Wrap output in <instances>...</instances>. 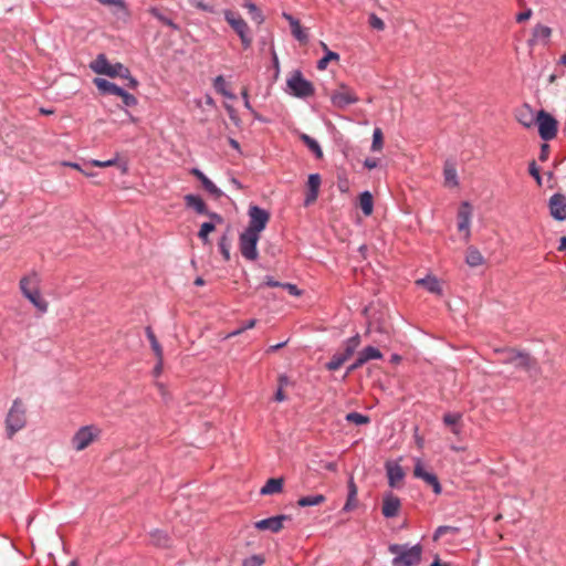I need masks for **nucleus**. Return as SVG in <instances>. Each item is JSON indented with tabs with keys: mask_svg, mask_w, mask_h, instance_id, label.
Here are the masks:
<instances>
[{
	"mask_svg": "<svg viewBox=\"0 0 566 566\" xmlns=\"http://www.w3.org/2000/svg\"><path fill=\"white\" fill-rule=\"evenodd\" d=\"M388 552L394 556L391 566H418L421 562L423 548L420 544H390Z\"/></svg>",
	"mask_w": 566,
	"mask_h": 566,
	"instance_id": "obj_1",
	"label": "nucleus"
},
{
	"mask_svg": "<svg viewBox=\"0 0 566 566\" xmlns=\"http://www.w3.org/2000/svg\"><path fill=\"white\" fill-rule=\"evenodd\" d=\"M90 67L96 74L107 75L109 77H128L129 69L124 64L109 63L106 55L101 53L96 56V59L90 64Z\"/></svg>",
	"mask_w": 566,
	"mask_h": 566,
	"instance_id": "obj_2",
	"label": "nucleus"
},
{
	"mask_svg": "<svg viewBox=\"0 0 566 566\" xmlns=\"http://www.w3.org/2000/svg\"><path fill=\"white\" fill-rule=\"evenodd\" d=\"M27 423L25 409L22 401L17 398L6 418L7 434L12 438L14 433L23 429Z\"/></svg>",
	"mask_w": 566,
	"mask_h": 566,
	"instance_id": "obj_3",
	"label": "nucleus"
},
{
	"mask_svg": "<svg viewBox=\"0 0 566 566\" xmlns=\"http://www.w3.org/2000/svg\"><path fill=\"white\" fill-rule=\"evenodd\" d=\"M360 345V336L356 334L344 342V350L332 356L331 360L325 364L327 370H337L345 364L356 352Z\"/></svg>",
	"mask_w": 566,
	"mask_h": 566,
	"instance_id": "obj_4",
	"label": "nucleus"
},
{
	"mask_svg": "<svg viewBox=\"0 0 566 566\" xmlns=\"http://www.w3.org/2000/svg\"><path fill=\"white\" fill-rule=\"evenodd\" d=\"M224 19L239 35L243 49H249L252 44V36L250 35V28L248 23L238 13L226 10Z\"/></svg>",
	"mask_w": 566,
	"mask_h": 566,
	"instance_id": "obj_5",
	"label": "nucleus"
},
{
	"mask_svg": "<svg viewBox=\"0 0 566 566\" xmlns=\"http://www.w3.org/2000/svg\"><path fill=\"white\" fill-rule=\"evenodd\" d=\"M286 83L295 97L306 98L314 95L315 88L313 84L304 78L302 72L298 70L293 72L291 77L287 78Z\"/></svg>",
	"mask_w": 566,
	"mask_h": 566,
	"instance_id": "obj_6",
	"label": "nucleus"
},
{
	"mask_svg": "<svg viewBox=\"0 0 566 566\" xmlns=\"http://www.w3.org/2000/svg\"><path fill=\"white\" fill-rule=\"evenodd\" d=\"M536 126L539 137L545 142L554 139L557 135L558 122L552 114L544 109L538 111Z\"/></svg>",
	"mask_w": 566,
	"mask_h": 566,
	"instance_id": "obj_7",
	"label": "nucleus"
},
{
	"mask_svg": "<svg viewBox=\"0 0 566 566\" xmlns=\"http://www.w3.org/2000/svg\"><path fill=\"white\" fill-rule=\"evenodd\" d=\"M260 235L244 230L239 237V249L244 259L255 261L259 256L258 242Z\"/></svg>",
	"mask_w": 566,
	"mask_h": 566,
	"instance_id": "obj_8",
	"label": "nucleus"
},
{
	"mask_svg": "<svg viewBox=\"0 0 566 566\" xmlns=\"http://www.w3.org/2000/svg\"><path fill=\"white\" fill-rule=\"evenodd\" d=\"M248 214L249 224L244 230H248L260 235V233L265 229L270 220V213L265 209L260 208L259 206H250Z\"/></svg>",
	"mask_w": 566,
	"mask_h": 566,
	"instance_id": "obj_9",
	"label": "nucleus"
},
{
	"mask_svg": "<svg viewBox=\"0 0 566 566\" xmlns=\"http://www.w3.org/2000/svg\"><path fill=\"white\" fill-rule=\"evenodd\" d=\"M101 429L95 426L80 428L72 438V444L76 451L86 449L98 436Z\"/></svg>",
	"mask_w": 566,
	"mask_h": 566,
	"instance_id": "obj_10",
	"label": "nucleus"
},
{
	"mask_svg": "<svg viewBox=\"0 0 566 566\" xmlns=\"http://www.w3.org/2000/svg\"><path fill=\"white\" fill-rule=\"evenodd\" d=\"M505 363L513 365L517 369L531 373L536 369V360L526 353H512L505 359Z\"/></svg>",
	"mask_w": 566,
	"mask_h": 566,
	"instance_id": "obj_11",
	"label": "nucleus"
},
{
	"mask_svg": "<svg viewBox=\"0 0 566 566\" xmlns=\"http://www.w3.org/2000/svg\"><path fill=\"white\" fill-rule=\"evenodd\" d=\"M549 214L557 221L566 220V197L560 193H554L548 201Z\"/></svg>",
	"mask_w": 566,
	"mask_h": 566,
	"instance_id": "obj_12",
	"label": "nucleus"
},
{
	"mask_svg": "<svg viewBox=\"0 0 566 566\" xmlns=\"http://www.w3.org/2000/svg\"><path fill=\"white\" fill-rule=\"evenodd\" d=\"M331 101L335 107L344 108L358 102V97L347 86L342 85L339 91L331 95Z\"/></svg>",
	"mask_w": 566,
	"mask_h": 566,
	"instance_id": "obj_13",
	"label": "nucleus"
},
{
	"mask_svg": "<svg viewBox=\"0 0 566 566\" xmlns=\"http://www.w3.org/2000/svg\"><path fill=\"white\" fill-rule=\"evenodd\" d=\"M413 475L423 480L428 485H430L434 494L438 495L442 492L438 476L432 472H428L420 461H417L415 465Z\"/></svg>",
	"mask_w": 566,
	"mask_h": 566,
	"instance_id": "obj_14",
	"label": "nucleus"
},
{
	"mask_svg": "<svg viewBox=\"0 0 566 566\" xmlns=\"http://www.w3.org/2000/svg\"><path fill=\"white\" fill-rule=\"evenodd\" d=\"M290 515L281 514L261 520L254 524L255 528L260 531H271L272 533H279L283 528L285 521H291Z\"/></svg>",
	"mask_w": 566,
	"mask_h": 566,
	"instance_id": "obj_15",
	"label": "nucleus"
},
{
	"mask_svg": "<svg viewBox=\"0 0 566 566\" xmlns=\"http://www.w3.org/2000/svg\"><path fill=\"white\" fill-rule=\"evenodd\" d=\"M538 112L534 111L528 104H523L515 111L516 120L525 128L536 126Z\"/></svg>",
	"mask_w": 566,
	"mask_h": 566,
	"instance_id": "obj_16",
	"label": "nucleus"
},
{
	"mask_svg": "<svg viewBox=\"0 0 566 566\" xmlns=\"http://www.w3.org/2000/svg\"><path fill=\"white\" fill-rule=\"evenodd\" d=\"M471 217L472 207L468 201H463L458 211V230L464 232L465 240L470 238Z\"/></svg>",
	"mask_w": 566,
	"mask_h": 566,
	"instance_id": "obj_17",
	"label": "nucleus"
},
{
	"mask_svg": "<svg viewBox=\"0 0 566 566\" xmlns=\"http://www.w3.org/2000/svg\"><path fill=\"white\" fill-rule=\"evenodd\" d=\"M401 506L400 499L392 492H387L382 496L381 513L386 518L396 517Z\"/></svg>",
	"mask_w": 566,
	"mask_h": 566,
	"instance_id": "obj_18",
	"label": "nucleus"
},
{
	"mask_svg": "<svg viewBox=\"0 0 566 566\" xmlns=\"http://www.w3.org/2000/svg\"><path fill=\"white\" fill-rule=\"evenodd\" d=\"M321 186V176L318 174H311L307 180V193L304 200V206L308 207L316 201Z\"/></svg>",
	"mask_w": 566,
	"mask_h": 566,
	"instance_id": "obj_19",
	"label": "nucleus"
},
{
	"mask_svg": "<svg viewBox=\"0 0 566 566\" xmlns=\"http://www.w3.org/2000/svg\"><path fill=\"white\" fill-rule=\"evenodd\" d=\"M191 175H193L198 180H200L205 190L208 191L216 199H219L223 196V192L200 169L192 168Z\"/></svg>",
	"mask_w": 566,
	"mask_h": 566,
	"instance_id": "obj_20",
	"label": "nucleus"
},
{
	"mask_svg": "<svg viewBox=\"0 0 566 566\" xmlns=\"http://www.w3.org/2000/svg\"><path fill=\"white\" fill-rule=\"evenodd\" d=\"M551 34H552L551 28L543 25V24H537L533 29V34H532V38L528 40V45L530 46H534L537 44L545 45V44H547Z\"/></svg>",
	"mask_w": 566,
	"mask_h": 566,
	"instance_id": "obj_21",
	"label": "nucleus"
},
{
	"mask_svg": "<svg viewBox=\"0 0 566 566\" xmlns=\"http://www.w3.org/2000/svg\"><path fill=\"white\" fill-rule=\"evenodd\" d=\"M386 471H387L388 484L391 488H396L397 483L400 482L405 476V472H403L402 468L397 463L388 462L386 464Z\"/></svg>",
	"mask_w": 566,
	"mask_h": 566,
	"instance_id": "obj_22",
	"label": "nucleus"
},
{
	"mask_svg": "<svg viewBox=\"0 0 566 566\" xmlns=\"http://www.w3.org/2000/svg\"><path fill=\"white\" fill-rule=\"evenodd\" d=\"M93 83L95 84V86L98 88V91L103 94H108V95H118V94H122V87H119L118 85H116L115 83L113 82H109L105 78H102V77H95L93 80Z\"/></svg>",
	"mask_w": 566,
	"mask_h": 566,
	"instance_id": "obj_23",
	"label": "nucleus"
},
{
	"mask_svg": "<svg viewBox=\"0 0 566 566\" xmlns=\"http://www.w3.org/2000/svg\"><path fill=\"white\" fill-rule=\"evenodd\" d=\"M184 200H185L186 207L193 209L197 213H199V214L208 213L207 205L200 196L189 193L184 197Z\"/></svg>",
	"mask_w": 566,
	"mask_h": 566,
	"instance_id": "obj_24",
	"label": "nucleus"
},
{
	"mask_svg": "<svg viewBox=\"0 0 566 566\" xmlns=\"http://www.w3.org/2000/svg\"><path fill=\"white\" fill-rule=\"evenodd\" d=\"M416 284L423 286L430 293L438 294V295L442 294V287L440 285L439 280L436 276L428 275L423 279H419L416 281Z\"/></svg>",
	"mask_w": 566,
	"mask_h": 566,
	"instance_id": "obj_25",
	"label": "nucleus"
},
{
	"mask_svg": "<svg viewBox=\"0 0 566 566\" xmlns=\"http://www.w3.org/2000/svg\"><path fill=\"white\" fill-rule=\"evenodd\" d=\"M357 485L354 479L350 478L348 481V494L345 505L343 506L344 512H350L357 506Z\"/></svg>",
	"mask_w": 566,
	"mask_h": 566,
	"instance_id": "obj_26",
	"label": "nucleus"
},
{
	"mask_svg": "<svg viewBox=\"0 0 566 566\" xmlns=\"http://www.w3.org/2000/svg\"><path fill=\"white\" fill-rule=\"evenodd\" d=\"M284 480L283 478H272L266 481V483L261 488L260 493L262 495H270L274 493H280L283 489Z\"/></svg>",
	"mask_w": 566,
	"mask_h": 566,
	"instance_id": "obj_27",
	"label": "nucleus"
},
{
	"mask_svg": "<svg viewBox=\"0 0 566 566\" xmlns=\"http://www.w3.org/2000/svg\"><path fill=\"white\" fill-rule=\"evenodd\" d=\"M25 298H28L40 312L44 313L48 311V302L41 297L39 285L32 286V292L28 293Z\"/></svg>",
	"mask_w": 566,
	"mask_h": 566,
	"instance_id": "obj_28",
	"label": "nucleus"
},
{
	"mask_svg": "<svg viewBox=\"0 0 566 566\" xmlns=\"http://www.w3.org/2000/svg\"><path fill=\"white\" fill-rule=\"evenodd\" d=\"M39 282H40V280L35 272L21 279L20 290H21L22 294L24 295V297L27 296L28 293L32 292V286L39 285Z\"/></svg>",
	"mask_w": 566,
	"mask_h": 566,
	"instance_id": "obj_29",
	"label": "nucleus"
},
{
	"mask_svg": "<svg viewBox=\"0 0 566 566\" xmlns=\"http://www.w3.org/2000/svg\"><path fill=\"white\" fill-rule=\"evenodd\" d=\"M465 262L469 266L475 268L483 264L484 258L476 248L469 247L467 250Z\"/></svg>",
	"mask_w": 566,
	"mask_h": 566,
	"instance_id": "obj_30",
	"label": "nucleus"
},
{
	"mask_svg": "<svg viewBox=\"0 0 566 566\" xmlns=\"http://www.w3.org/2000/svg\"><path fill=\"white\" fill-rule=\"evenodd\" d=\"M357 357L365 365L367 361L371 359H381L382 354L378 348L374 346H367L358 353Z\"/></svg>",
	"mask_w": 566,
	"mask_h": 566,
	"instance_id": "obj_31",
	"label": "nucleus"
},
{
	"mask_svg": "<svg viewBox=\"0 0 566 566\" xmlns=\"http://www.w3.org/2000/svg\"><path fill=\"white\" fill-rule=\"evenodd\" d=\"M326 502V496L323 494L302 496L297 500V505L301 507L316 506Z\"/></svg>",
	"mask_w": 566,
	"mask_h": 566,
	"instance_id": "obj_32",
	"label": "nucleus"
},
{
	"mask_svg": "<svg viewBox=\"0 0 566 566\" xmlns=\"http://www.w3.org/2000/svg\"><path fill=\"white\" fill-rule=\"evenodd\" d=\"M443 175L448 186L457 187L459 185L457 169L453 164L449 161L446 163Z\"/></svg>",
	"mask_w": 566,
	"mask_h": 566,
	"instance_id": "obj_33",
	"label": "nucleus"
},
{
	"mask_svg": "<svg viewBox=\"0 0 566 566\" xmlns=\"http://www.w3.org/2000/svg\"><path fill=\"white\" fill-rule=\"evenodd\" d=\"M359 207L365 216L373 213L374 201L369 191H364L359 195Z\"/></svg>",
	"mask_w": 566,
	"mask_h": 566,
	"instance_id": "obj_34",
	"label": "nucleus"
},
{
	"mask_svg": "<svg viewBox=\"0 0 566 566\" xmlns=\"http://www.w3.org/2000/svg\"><path fill=\"white\" fill-rule=\"evenodd\" d=\"M300 139L306 145V147L315 155L316 158L323 157V150L316 139L312 138L307 134H301Z\"/></svg>",
	"mask_w": 566,
	"mask_h": 566,
	"instance_id": "obj_35",
	"label": "nucleus"
},
{
	"mask_svg": "<svg viewBox=\"0 0 566 566\" xmlns=\"http://www.w3.org/2000/svg\"><path fill=\"white\" fill-rule=\"evenodd\" d=\"M462 415L459 412H448L443 416V423L446 426L451 427V431L454 434L460 433V428L458 426L459 421L461 420Z\"/></svg>",
	"mask_w": 566,
	"mask_h": 566,
	"instance_id": "obj_36",
	"label": "nucleus"
},
{
	"mask_svg": "<svg viewBox=\"0 0 566 566\" xmlns=\"http://www.w3.org/2000/svg\"><path fill=\"white\" fill-rule=\"evenodd\" d=\"M151 543L158 547L169 546L170 538L168 534L160 530H155L150 533Z\"/></svg>",
	"mask_w": 566,
	"mask_h": 566,
	"instance_id": "obj_37",
	"label": "nucleus"
},
{
	"mask_svg": "<svg viewBox=\"0 0 566 566\" xmlns=\"http://www.w3.org/2000/svg\"><path fill=\"white\" fill-rule=\"evenodd\" d=\"M146 336L150 343V346H151V349L154 350L155 355L157 358H163V348L155 335V333L153 332L151 327L150 326H147L146 329Z\"/></svg>",
	"mask_w": 566,
	"mask_h": 566,
	"instance_id": "obj_38",
	"label": "nucleus"
},
{
	"mask_svg": "<svg viewBox=\"0 0 566 566\" xmlns=\"http://www.w3.org/2000/svg\"><path fill=\"white\" fill-rule=\"evenodd\" d=\"M216 92L228 98H235V95L227 90V82L222 75H219L213 81Z\"/></svg>",
	"mask_w": 566,
	"mask_h": 566,
	"instance_id": "obj_39",
	"label": "nucleus"
},
{
	"mask_svg": "<svg viewBox=\"0 0 566 566\" xmlns=\"http://www.w3.org/2000/svg\"><path fill=\"white\" fill-rule=\"evenodd\" d=\"M322 48L324 49V51H326V54L321 60H318V62H317L318 70H325L327 67L328 62L332 60H334V61L339 60L338 53L329 51L327 45L323 42H322Z\"/></svg>",
	"mask_w": 566,
	"mask_h": 566,
	"instance_id": "obj_40",
	"label": "nucleus"
},
{
	"mask_svg": "<svg viewBox=\"0 0 566 566\" xmlns=\"http://www.w3.org/2000/svg\"><path fill=\"white\" fill-rule=\"evenodd\" d=\"M290 27H291V31H292L293 36L297 41H300L302 43H306L307 42L308 35H307L306 31L301 27V23H300L298 20L292 21V24Z\"/></svg>",
	"mask_w": 566,
	"mask_h": 566,
	"instance_id": "obj_41",
	"label": "nucleus"
},
{
	"mask_svg": "<svg viewBox=\"0 0 566 566\" xmlns=\"http://www.w3.org/2000/svg\"><path fill=\"white\" fill-rule=\"evenodd\" d=\"M218 247L220 250V253L222 254L224 261L230 260V249H231V241L227 233H224L218 242Z\"/></svg>",
	"mask_w": 566,
	"mask_h": 566,
	"instance_id": "obj_42",
	"label": "nucleus"
},
{
	"mask_svg": "<svg viewBox=\"0 0 566 566\" xmlns=\"http://www.w3.org/2000/svg\"><path fill=\"white\" fill-rule=\"evenodd\" d=\"M345 419L348 422L355 423L357 426L367 424L370 422V418L368 416L355 411L347 413Z\"/></svg>",
	"mask_w": 566,
	"mask_h": 566,
	"instance_id": "obj_43",
	"label": "nucleus"
},
{
	"mask_svg": "<svg viewBox=\"0 0 566 566\" xmlns=\"http://www.w3.org/2000/svg\"><path fill=\"white\" fill-rule=\"evenodd\" d=\"M244 7L248 9L251 19L258 24H262L264 22V17L259 8L253 2H247Z\"/></svg>",
	"mask_w": 566,
	"mask_h": 566,
	"instance_id": "obj_44",
	"label": "nucleus"
},
{
	"mask_svg": "<svg viewBox=\"0 0 566 566\" xmlns=\"http://www.w3.org/2000/svg\"><path fill=\"white\" fill-rule=\"evenodd\" d=\"M216 224L213 222H203L198 232L200 240L207 244L209 242V233L214 231Z\"/></svg>",
	"mask_w": 566,
	"mask_h": 566,
	"instance_id": "obj_45",
	"label": "nucleus"
},
{
	"mask_svg": "<svg viewBox=\"0 0 566 566\" xmlns=\"http://www.w3.org/2000/svg\"><path fill=\"white\" fill-rule=\"evenodd\" d=\"M384 145V135L382 130L378 127L374 129L373 133V143H371V151H380Z\"/></svg>",
	"mask_w": 566,
	"mask_h": 566,
	"instance_id": "obj_46",
	"label": "nucleus"
},
{
	"mask_svg": "<svg viewBox=\"0 0 566 566\" xmlns=\"http://www.w3.org/2000/svg\"><path fill=\"white\" fill-rule=\"evenodd\" d=\"M151 14L157 18L159 21H161L164 24L170 27L174 30H178V25L169 18L165 17L158 9L151 8L150 10Z\"/></svg>",
	"mask_w": 566,
	"mask_h": 566,
	"instance_id": "obj_47",
	"label": "nucleus"
},
{
	"mask_svg": "<svg viewBox=\"0 0 566 566\" xmlns=\"http://www.w3.org/2000/svg\"><path fill=\"white\" fill-rule=\"evenodd\" d=\"M459 532V528L455 527V526H450V525H441L439 526L434 534H433V539L437 541L439 539L441 536L446 535L447 533H453V534H457Z\"/></svg>",
	"mask_w": 566,
	"mask_h": 566,
	"instance_id": "obj_48",
	"label": "nucleus"
},
{
	"mask_svg": "<svg viewBox=\"0 0 566 566\" xmlns=\"http://www.w3.org/2000/svg\"><path fill=\"white\" fill-rule=\"evenodd\" d=\"M117 96L122 97L124 105L127 107L137 105V98L133 94L126 92L124 88H122V94H118Z\"/></svg>",
	"mask_w": 566,
	"mask_h": 566,
	"instance_id": "obj_49",
	"label": "nucleus"
},
{
	"mask_svg": "<svg viewBox=\"0 0 566 566\" xmlns=\"http://www.w3.org/2000/svg\"><path fill=\"white\" fill-rule=\"evenodd\" d=\"M368 22H369V25L377 31L385 30V22L379 17H377L375 13H371L369 15Z\"/></svg>",
	"mask_w": 566,
	"mask_h": 566,
	"instance_id": "obj_50",
	"label": "nucleus"
},
{
	"mask_svg": "<svg viewBox=\"0 0 566 566\" xmlns=\"http://www.w3.org/2000/svg\"><path fill=\"white\" fill-rule=\"evenodd\" d=\"M528 172L536 180L537 185L541 186L542 185V176H541L539 169L534 160L532 163H530V165H528Z\"/></svg>",
	"mask_w": 566,
	"mask_h": 566,
	"instance_id": "obj_51",
	"label": "nucleus"
},
{
	"mask_svg": "<svg viewBox=\"0 0 566 566\" xmlns=\"http://www.w3.org/2000/svg\"><path fill=\"white\" fill-rule=\"evenodd\" d=\"M255 324H256V319L255 318H251V319L247 321L244 323V325H242L241 327H239L235 331H233L229 336L239 335V334L243 333L247 329L253 328L255 326Z\"/></svg>",
	"mask_w": 566,
	"mask_h": 566,
	"instance_id": "obj_52",
	"label": "nucleus"
},
{
	"mask_svg": "<svg viewBox=\"0 0 566 566\" xmlns=\"http://www.w3.org/2000/svg\"><path fill=\"white\" fill-rule=\"evenodd\" d=\"M116 163H117V157L108 159V160H96V159H93V160L90 161V164L92 166L101 167V168L114 166V165H116Z\"/></svg>",
	"mask_w": 566,
	"mask_h": 566,
	"instance_id": "obj_53",
	"label": "nucleus"
},
{
	"mask_svg": "<svg viewBox=\"0 0 566 566\" xmlns=\"http://www.w3.org/2000/svg\"><path fill=\"white\" fill-rule=\"evenodd\" d=\"M264 559L258 555H253L250 558L244 559L243 566H261Z\"/></svg>",
	"mask_w": 566,
	"mask_h": 566,
	"instance_id": "obj_54",
	"label": "nucleus"
},
{
	"mask_svg": "<svg viewBox=\"0 0 566 566\" xmlns=\"http://www.w3.org/2000/svg\"><path fill=\"white\" fill-rule=\"evenodd\" d=\"M281 287L286 290L293 296H300L302 293L301 290L292 283H282Z\"/></svg>",
	"mask_w": 566,
	"mask_h": 566,
	"instance_id": "obj_55",
	"label": "nucleus"
},
{
	"mask_svg": "<svg viewBox=\"0 0 566 566\" xmlns=\"http://www.w3.org/2000/svg\"><path fill=\"white\" fill-rule=\"evenodd\" d=\"M364 364L360 361V359L358 357H356L355 361L349 365L346 369V373L344 375V378H346L347 376H349L353 371H355L356 369L360 368Z\"/></svg>",
	"mask_w": 566,
	"mask_h": 566,
	"instance_id": "obj_56",
	"label": "nucleus"
},
{
	"mask_svg": "<svg viewBox=\"0 0 566 566\" xmlns=\"http://www.w3.org/2000/svg\"><path fill=\"white\" fill-rule=\"evenodd\" d=\"M548 155H549V145L544 143L541 146V153H539L538 159L541 161H545V160H547Z\"/></svg>",
	"mask_w": 566,
	"mask_h": 566,
	"instance_id": "obj_57",
	"label": "nucleus"
},
{
	"mask_svg": "<svg viewBox=\"0 0 566 566\" xmlns=\"http://www.w3.org/2000/svg\"><path fill=\"white\" fill-rule=\"evenodd\" d=\"M271 54H272V62H273V67L275 70V74H274V77L277 78L279 76V73H280V62H279V57L276 55V52L274 49L271 50Z\"/></svg>",
	"mask_w": 566,
	"mask_h": 566,
	"instance_id": "obj_58",
	"label": "nucleus"
},
{
	"mask_svg": "<svg viewBox=\"0 0 566 566\" xmlns=\"http://www.w3.org/2000/svg\"><path fill=\"white\" fill-rule=\"evenodd\" d=\"M263 285L269 286V287H281L282 282H279V281L274 280L272 276L268 275L264 277Z\"/></svg>",
	"mask_w": 566,
	"mask_h": 566,
	"instance_id": "obj_59",
	"label": "nucleus"
},
{
	"mask_svg": "<svg viewBox=\"0 0 566 566\" xmlns=\"http://www.w3.org/2000/svg\"><path fill=\"white\" fill-rule=\"evenodd\" d=\"M532 9H526L525 11L523 12H520L517 15H516V21L518 23L521 22H524L526 20H528L531 17H532Z\"/></svg>",
	"mask_w": 566,
	"mask_h": 566,
	"instance_id": "obj_60",
	"label": "nucleus"
},
{
	"mask_svg": "<svg viewBox=\"0 0 566 566\" xmlns=\"http://www.w3.org/2000/svg\"><path fill=\"white\" fill-rule=\"evenodd\" d=\"M203 214L208 216L213 221L214 224L216 223L221 224L223 222L222 216L217 212H211L208 210V213H203Z\"/></svg>",
	"mask_w": 566,
	"mask_h": 566,
	"instance_id": "obj_61",
	"label": "nucleus"
},
{
	"mask_svg": "<svg viewBox=\"0 0 566 566\" xmlns=\"http://www.w3.org/2000/svg\"><path fill=\"white\" fill-rule=\"evenodd\" d=\"M124 80H127L126 86L130 90H135L138 86V81L132 76V74H128V77H123Z\"/></svg>",
	"mask_w": 566,
	"mask_h": 566,
	"instance_id": "obj_62",
	"label": "nucleus"
},
{
	"mask_svg": "<svg viewBox=\"0 0 566 566\" xmlns=\"http://www.w3.org/2000/svg\"><path fill=\"white\" fill-rule=\"evenodd\" d=\"M364 166L367 168V169H374L378 166V159L376 158H366L365 161H364Z\"/></svg>",
	"mask_w": 566,
	"mask_h": 566,
	"instance_id": "obj_63",
	"label": "nucleus"
},
{
	"mask_svg": "<svg viewBox=\"0 0 566 566\" xmlns=\"http://www.w3.org/2000/svg\"><path fill=\"white\" fill-rule=\"evenodd\" d=\"M195 6L197 9H200L202 11L213 12V7L205 3L203 1H198Z\"/></svg>",
	"mask_w": 566,
	"mask_h": 566,
	"instance_id": "obj_64",
	"label": "nucleus"
}]
</instances>
